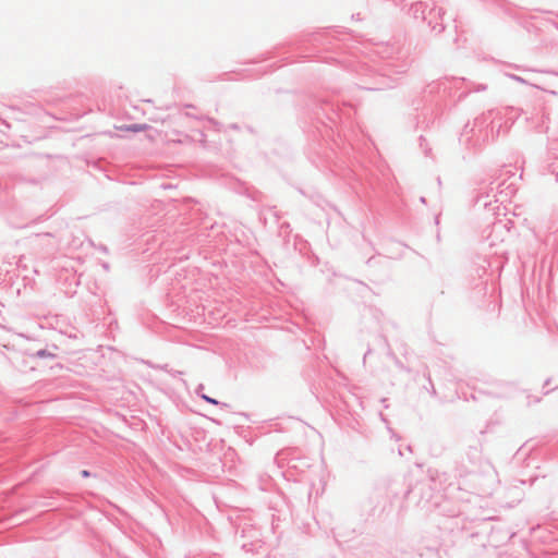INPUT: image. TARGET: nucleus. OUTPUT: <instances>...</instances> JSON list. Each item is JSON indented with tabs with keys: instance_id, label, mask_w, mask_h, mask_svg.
I'll return each mask as SVG.
<instances>
[{
	"instance_id": "obj_2",
	"label": "nucleus",
	"mask_w": 558,
	"mask_h": 558,
	"mask_svg": "<svg viewBox=\"0 0 558 558\" xmlns=\"http://www.w3.org/2000/svg\"><path fill=\"white\" fill-rule=\"evenodd\" d=\"M202 398H203L205 401L209 402V403H213V404H217V403H218V402H217V400H215V399H213V398H210V397H208V396H206V395H203V396H202Z\"/></svg>"
},
{
	"instance_id": "obj_3",
	"label": "nucleus",
	"mask_w": 558,
	"mask_h": 558,
	"mask_svg": "<svg viewBox=\"0 0 558 558\" xmlns=\"http://www.w3.org/2000/svg\"><path fill=\"white\" fill-rule=\"evenodd\" d=\"M82 475L84 477H88L89 476V472L87 470H84V471H82Z\"/></svg>"
},
{
	"instance_id": "obj_1",
	"label": "nucleus",
	"mask_w": 558,
	"mask_h": 558,
	"mask_svg": "<svg viewBox=\"0 0 558 558\" xmlns=\"http://www.w3.org/2000/svg\"><path fill=\"white\" fill-rule=\"evenodd\" d=\"M120 131H130V132H143L148 129L146 124H133V125H121L117 128Z\"/></svg>"
}]
</instances>
